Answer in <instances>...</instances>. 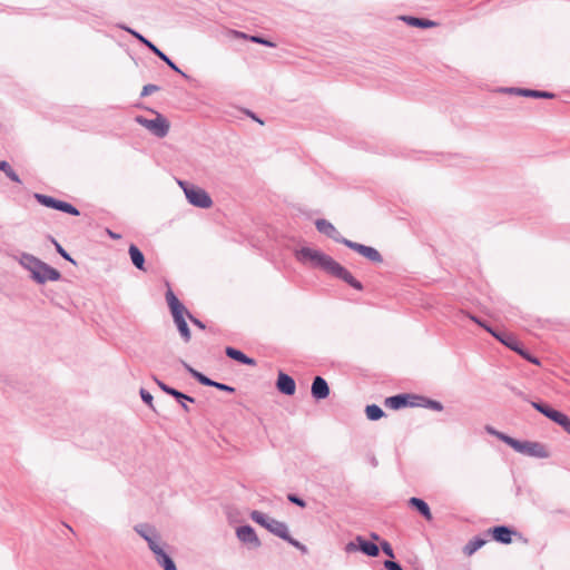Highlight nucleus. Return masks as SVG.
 Segmentation results:
<instances>
[{"mask_svg":"<svg viewBox=\"0 0 570 570\" xmlns=\"http://www.w3.org/2000/svg\"><path fill=\"white\" fill-rule=\"evenodd\" d=\"M296 259L311 267L322 268L326 273L343 279L357 291H362V284L353 275L331 256L311 247H302L295 252Z\"/></svg>","mask_w":570,"mask_h":570,"instance_id":"obj_1","label":"nucleus"},{"mask_svg":"<svg viewBox=\"0 0 570 570\" xmlns=\"http://www.w3.org/2000/svg\"><path fill=\"white\" fill-rule=\"evenodd\" d=\"M250 518L253 521H255L259 525L264 527L269 532L286 540L287 542H289L292 546L299 549L301 551L306 552V547L289 535L287 525L284 522L272 519V518L267 517L266 514H264L263 512L256 511V510L250 513Z\"/></svg>","mask_w":570,"mask_h":570,"instance_id":"obj_2","label":"nucleus"},{"mask_svg":"<svg viewBox=\"0 0 570 570\" xmlns=\"http://www.w3.org/2000/svg\"><path fill=\"white\" fill-rule=\"evenodd\" d=\"M497 438H499L501 441L510 445L513 450H515L519 453L533 456V458H548L549 452L547 448L539 443V442H532V441H519L515 440L509 435H505L501 432H494L491 431Z\"/></svg>","mask_w":570,"mask_h":570,"instance_id":"obj_3","label":"nucleus"},{"mask_svg":"<svg viewBox=\"0 0 570 570\" xmlns=\"http://www.w3.org/2000/svg\"><path fill=\"white\" fill-rule=\"evenodd\" d=\"M22 263L38 283L58 281L60 278V273L56 268L50 267L33 256H24Z\"/></svg>","mask_w":570,"mask_h":570,"instance_id":"obj_4","label":"nucleus"},{"mask_svg":"<svg viewBox=\"0 0 570 570\" xmlns=\"http://www.w3.org/2000/svg\"><path fill=\"white\" fill-rule=\"evenodd\" d=\"M135 119L157 137H165L169 131V121L158 112H155L154 119H147L142 116H137Z\"/></svg>","mask_w":570,"mask_h":570,"instance_id":"obj_5","label":"nucleus"},{"mask_svg":"<svg viewBox=\"0 0 570 570\" xmlns=\"http://www.w3.org/2000/svg\"><path fill=\"white\" fill-rule=\"evenodd\" d=\"M531 404L537 411L563 428V430L570 434V419L568 415L543 403L532 402Z\"/></svg>","mask_w":570,"mask_h":570,"instance_id":"obj_6","label":"nucleus"},{"mask_svg":"<svg viewBox=\"0 0 570 570\" xmlns=\"http://www.w3.org/2000/svg\"><path fill=\"white\" fill-rule=\"evenodd\" d=\"M180 185L184 187L185 195L190 204L200 208H209L212 206L213 202L204 189L196 186H184L183 183Z\"/></svg>","mask_w":570,"mask_h":570,"instance_id":"obj_7","label":"nucleus"},{"mask_svg":"<svg viewBox=\"0 0 570 570\" xmlns=\"http://www.w3.org/2000/svg\"><path fill=\"white\" fill-rule=\"evenodd\" d=\"M35 198L37 199L38 203H40L41 205H43L46 207H50V208H53V209H57V210H60V212H63V213H67V214L73 215V216L79 215V210L67 202L58 200L51 196H47L43 194H35Z\"/></svg>","mask_w":570,"mask_h":570,"instance_id":"obj_8","label":"nucleus"},{"mask_svg":"<svg viewBox=\"0 0 570 570\" xmlns=\"http://www.w3.org/2000/svg\"><path fill=\"white\" fill-rule=\"evenodd\" d=\"M124 30L132 35L136 39H138L140 42H142L145 46H147L155 55H157L163 61H165L173 70L180 72L181 70L163 52L160 51L154 43H151L149 40L144 38L140 33L137 31L128 28V27H121Z\"/></svg>","mask_w":570,"mask_h":570,"instance_id":"obj_9","label":"nucleus"},{"mask_svg":"<svg viewBox=\"0 0 570 570\" xmlns=\"http://www.w3.org/2000/svg\"><path fill=\"white\" fill-rule=\"evenodd\" d=\"M166 301L171 312L174 321L178 318H190L191 315L189 314L187 308L179 302V299L176 297L173 291L169 289L166 293Z\"/></svg>","mask_w":570,"mask_h":570,"instance_id":"obj_10","label":"nucleus"},{"mask_svg":"<svg viewBox=\"0 0 570 570\" xmlns=\"http://www.w3.org/2000/svg\"><path fill=\"white\" fill-rule=\"evenodd\" d=\"M343 243L347 247L354 249L355 252H357L358 254H361L365 258L370 259L371 262H374V263H381L382 262L381 254L375 248H373V247L365 246V245H362V244H358V243H354V242H351L348 239H343Z\"/></svg>","mask_w":570,"mask_h":570,"instance_id":"obj_11","label":"nucleus"},{"mask_svg":"<svg viewBox=\"0 0 570 570\" xmlns=\"http://www.w3.org/2000/svg\"><path fill=\"white\" fill-rule=\"evenodd\" d=\"M185 367L203 385L214 386V387H216V389H218L220 391H227L229 393H233L235 391V389L232 387V386H228L226 384L212 381L210 379H208L207 376H205L200 372H198V371L194 370L193 367H190L188 364H185Z\"/></svg>","mask_w":570,"mask_h":570,"instance_id":"obj_12","label":"nucleus"},{"mask_svg":"<svg viewBox=\"0 0 570 570\" xmlns=\"http://www.w3.org/2000/svg\"><path fill=\"white\" fill-rule=\"evenodd\" d=\"M236 535L244 543L252 544L255 548L261 546V541L257 534L255 533L254 529L249 525L239 527L236 530Z\"/></svg>","mask_w":570,"mask_h":570,"instance_id":"obj_13","label":"nucleus"},{"mask_svg":"<svg viewBox=\"0 0 570 570\" xmlns=\"http://www.w3.org/2000/svg\"><path fill=\"white\" fill-rule=\"evenodd\" d=\"M276 387L286 395H293L296 391L295 381L287 374L279 372L276 381Z\"/></svg>","mask_w":570,"mask_h":570,"instance_id":"obj_14","label":"nucleus"},{"mask_svg":"<svg viewBox=\"0 0 570 570\" xmlns=\"http://www.w3.org/2000/svg\"><path fill=\"white\" fill-rule=\"evenodd\" d=\"M311 392L316 400H323L330 395V387L323 377L316 376L312 383Z\"/></svg>","mask_w":570,"mask_h":570,"instance_id":"obj_15","label":"nucleus"},{"mask_svg":"<svg viewBox=\"0 0 570 570\" xmlns=\"http://www.w3.org/2000/svg\"><path fill=\"white\" fill-rule=\"evenodd\" d=\"M410 399H415V397L410 396V395L400 394V395L390 396V397L385 399L384 403H385V406H387L389 409L399 410L406 405H415L416 404L414 402H411Z\"/></svg>","mask_w":570,"mask_h":570,"instance_id":"obj_16","label":"nucleus"},{"mask_svg":"<svg viewBox=\"0 0 570 570\" xmlns=\"http://www.w3.org/2000/svg\"><path fill=\"white\" fill-rule=\"evenodd\" d=\"M492 537L495 541L501 543H511L512 541V531L507 527H495L491 530Z\"/></svg>","mask_w":570,"mask_h":570,"instance_id":"obj_17","label":"nucleus"},{"mask_svg":"<svg viewBox=\"0 0 570 570\" xmlns=\"http://www.w3.org/2000/svg\"><path fill=\"white\" fill-rule=\"evenodd\" d=\"M225 352L228 357H230L239 363L250 365V366L256 365L255 360L246 356L243 352H240L234 347H226Z\"/></svg>","mask_w":570,"mask_h":570,"instance_id":"obj_18","label":"nucleus"},{"mask_svg":"<svg viewBox=\"0 0 570 570\" xmlns=\"http://www.w3.org/2000/svg\"><path fill=\"white\" fill-rule=\"evenodd\" d=\"M409 504L416 509L428 521L432 520V513L429 505L419 498H411Z\"/></svg>","mask_w":570,"mask_h":570,"instance_id":"obj_19","label":"nucleus"},{"mask_svg":"<svg viewBox=\"0 0 570 570\" xmlns=\"http://www.w3.org/2000/svg\"><path fill=\"white\" fill-rule=\"evenodd\" d=\"M356 541L358 543V549L370 556V557H377L379 556V547L375 544V543H372V542H367L366 540H364L362 537H356Z\"/></svg>","mask_w":570,"mask_h":570,"instance_id":"obj_20","label":"nucleus"},{"mask_svg":"<svg viewBox=\"0 0 570 570\" xmlns=\"http://www.w3.org/2000/svg\"><path fill=\"white\" fill-rule=\"evenodd\" d=\"M129 255L132 264L140 271H145V257L144 254L136 245L129 246Z\"/></svg>","mask_w":570,"mask_h":570,"instance_id":"obj_21","label":"nucleus"},{"mask_svg":"<svg viewBox=\"0 0 570 570\" xmlns=\"http://www.w3.org/2000/svg\"><path fill=\"white\" fill-rule=\"evenodd\" d=\"M316 228L320 233L327 235L328 237L336 238L337 229L334 225L325 219H318L315 223Z\"/></svg>","mask_w":570,"mask_h":570,"instance_id":"obj_22","label":"nucleus"},{"mask_svg":"<svg viewBox=\"0 0 570 570\" xmlns=\"http://www.w3.org/2000/svg\"><path fill=\"white\" fill-rule=\"evenodd\" d=\"M493 336L512 351L518 350L520 343L512 334L493 333Z\"/></svg>","mask_w":570,"mask_h":570,"instance_id":"obj_23","label":"nucleus"},{"mask_svg":"<svg viewBox=\"0 0 570 570\" xmlns=\"http://www.w3.org/2000/svg\"><path fill=\"white\" fill-rule=\"evenodd\" d=\"M485 540L484 539H481V538H474L472 540H470L465 547L463 548V552L470 557L472 556L476 550H479L480 548H482L484 544H485Z\"/></svg>","mask_w":570,"mask_h":570,"instance_id":"obj_24","label":"nucleus"},{"mask_svg":"<svg viewBox=\"0 0 570 570\" xmlns=\"http://www.w3.org/2000/svg\"><path fill=\"white\" fill-rule=\"evenodd\" d=\"M156 560L164 568V570H176L174 561L165 551L156 554Z\"/></svg>","mask_w":570,"mask_h":570,"instance_id":"obj_25","label":"nucleus"},{"mask_svg":"<svg viewBox=\"0 0 570 570\" xmlns=\"http://www.w3.org/2000/svg\"><path fill=\"white\" fill-rule=\"evenodd\" d=\"M174 322L177 325L178 331H179L181 337L184 338V341L189 342L191 335H190V331L188 328L186 318H178V320H175Z\"/></svg>","mask_w":570,"mask_h":570,"instance_id":"obj_26","label":"nucleus"},{"mask_svg":"<svg viewBox=\"0 0 570 570\" xmlns=\"http://www.w3.org/2000/svg\"><path fill=\"white\" fill-rule=\"evenodd\" d=\"M518 94L527 97H534V98H554V95L548 91H538V90H528V89H520L518 90Z\"/></svg>","mask_w":570,"mask_h":570,"instance_id":"obj_27","label":"nucleus"},{"mask_svg":"<svg viewBox=\"0 0 570 570\" xmlns=\"http://www.w3.org/2000/svg\"><path fill=\"white\" fill-rule=\"evenodd\" d=\"M365 413L368 420L376 421L383 417L384 412L382 409L375 404L367 405L365 409Z\"/></svg>","mask_w":570,"mask_h":570,"instance_id":"obj_28","label":"nucleus"},{"mask_svg":"<svg viewBox=\"0 0 570 570\" xmlns=\"http://www.w3.org/2000/svg\"><path fill=\"white\" fill-rule=\"evenodd\" d=\"M405 20L407 21L409 24L414 26V27L431 28V27L435 26V22H433L431 20H425V19L410 17V18H405Z\"/></svg>","mask_w":570,"mask_h":570,"instance_id":"obj_29","label":"nucleus"},{"mask_svg":"<svg viewBox=\"0 0 570 570\" xmlns=\"http://www.w3.org/2000/svg\"><path fill=\"white\" fill-rule=\"evenodd\" d=\"M0 170L3 171L11 180L20 183L18 175L14 173L8 161H0Z\"/></svg>","mask_w":570,"mask_h":570,"instance_id":"obj_30","label":"nucleus"},{"mask_svg":"<svg viewBox=\"0 0 570 570\" xmlns=\"http://www.w3.org/2000/svg\"><path fill=\"white\" fill-rule=\"evenodd\" d=\"M146 541L148 542V546L150 550L155 553V556L164 551L158 542V538L156 534L151 537H146Z\"/></svg>","mask_w":570,"mask_h":570,"instance_id":"obj_31","label":"nucleus"},{"mask_svg":"<svg viewBox=\"0 0 570 570\" xmlns=\"http://www.w3.org/2000/svg\"><path fill=\"white\" fill-rule=\"evenodd\" d=\"M166 393L175 396L177 400H186V401H189V402H194V399L183 394L181 392H179V391H177L175 389H166Z\"/></svg>","mask_w":570,"mask_h":570,"instance_id":"obj_32","label":"nucleus"},{"mask_svg":"<svg viewBox=\"0 0 570 570\" xmlns=\"http://www.w3.org/2000/svg\"><path fill=\"white\" fill-rule=\"evenodd\" d=\"M136 531L146 540V537L155 535V531L147 527L140 525L136 528Z\"/></svg>","mask_w":570,"mask_h":570,"instance_id":"obj_33","label":"nucleus"},{"mask_svg":"<svg viewBox=\"0 0 570 570\" xmlns=\"http://www.w3.org/2000/svg\"><path fill=\"white\" fill-rule=\"evenodd\" d=\"M381 548L386 556H389L390 558H394L393 549L387 541H383L381 543Z\"/></svg>","mask_w":570,"mask_h":570,"instance_id":"obj_34","label":"nucleus"},{"mask_svg":"<svg viewBox=\"0 0 570 570\" xmlns=\"http://www.w3.org/2000/svg\"><path fill=\"white\" fill-rule=\"evenodd\" d=\"M141 399L153 407V396L150 393H148L146 390L140 391Z\"/></svg>","mask_w":570,"mask_h":570,"instance_id":"obj_35","label":"nucleus"},{"mask_svg":"<svg viewBox=\"0 0 570 570\" xmlns=\"http://www.w3.org/2000/svg\"><path fill=\"white\" fill-rule=\"evenodd\" d=\"M384 567L389 570H403L399 563H396L392 560L385 561Z\"/></svg>","mask_w":570,"mask_h":570,"instance_id":"obj_36","label":"nucleus"},{"mask_svg":"<svg viewBox=\"0 0 570 570\" xmlns=\"http://www.w3.org/2000/svg\"><path fill=\"white\" fill-rule=\"evenodd\" d=\"M471 320L473 322H475L478 325L482 326L485 331H488L491 335H493V333H497L495 331H493L491 327H489L487 324H484L483 322H481L479 318L474 317V316H471Z\"/></svg>","mask_w":570,"mask_h":570,"instance_id":"obj_37","label":"nucleus"},{"mask_svg":"<svg viewBox=\"0 0 570 570\" xmlns=\"http://www.w3.org/2000/svg\"><path fill=\"white\" fill-rule=\"evenodd\" d=\"M471 320L473 322H475L478 325L482 326L485 331H488L491 335H493V333H497L495 331H493L491 327H489L487 324H484L483 322H481L479 318L474 317V316H471Z\"/></svg>","mask_w":570,"mask_h":570,"instance_id":"obj_38","label":"nucleus"},{"mask_svg":"<svg viewBox=\"0 0 570 570\" xmlns=\"http://www.w3.org/2000/svg\"><path fill=\"white\" fill-rule=\"evenodd\" d=\"M471 320L473 322H475L478 325L482 326L485 331H488L491 335H493V333H497L495 331H493L491 327H489L487 324H484L483 322H481L479 318L474 317V316H471Z\"/></svg>","mask_w":570,"mask_h":570,"instance_id":"obj_39","label":"nucleus"},{"mask_svg":"<svg viewBox=\"0 0 570 570\" xmlns=\"http://www.w3.org/2000/svg\"><path fill=\"white\" fill-rule=\"evenodd\" d=\"M471 320L473 322H475L478 325L482 326L485 331H488L491 335H493V333H497L495 331H493L491 327H489L487 324H484L483 322H481L479 318L474 317V316H471Z\"/></svg>","mask_w":570,"mask_h":570,"instance_id":"obj_40","label":"nucleus"},{"mask_svg":"<svg viewBox=\"0 0 570 570\" xmlns=\"http://www.w3.org/2000/svg\"><path fill=\"white\" fill-rule=\"evenodd\" d=\"M158 90V87L155 86V85H147L142 88V91H141V95L142 96H147L154 91H157Z\"/></svg>","mask_w":570,"mask_h":570,"instance_id":"obj_41","label":"nucleus"},{"mask_svg":"<svg viewBox=\"0 0 570 570\" xmlns=\"http://www.w3.org/2000/svg\"><path fill=\"white\" fill-rule=\"evenodd\" d=\"M428 406L435 411H442L443 409L442 404L438 401H428Z\"/></svg>","mask_w":570,"mask_h":570,"instance_id":"obj_42","label":"nucleus"},{"mask_svg":"<svg viewBox=\"0 0 570 570\" xmlns=\"http://www.w3.org/2000/svg\"><path fill=\"white\" fill-rule=\"evenodd\" d=\"M55 244H56L57 252H58V253H59L63 258H66V259H68V261H72V259L70 258V256L68 255V253H67V252L61 247V245H60V244H58V243H55Z\"/></svg>","mask_w":570,"mask_h":570,"instance_id":"obj_43","label":"nucleus"},{"mask_svg":"<svg viewBox=\"0 0 570 570\" xmlns=\"http://www.w3.org/2000/svg\"><path fill=\"white\" fill-rule=\"evenodd\" d=\"M288 500H289L291 502H293V503H295V504L299 505V507H305V502H304L302 499H299V498H297V497H295V495H293V494H289V495H288Z\"/></svg>","mask_w":570,"mask_h":570,"instance_id":"obj_44","label":"nucleus"},{"mask_svg":"<svg viewBox=\"0 0 570 570\" xmlns=\"http://www.w3.org/2000/svg\"><path fill=\"white\" fill-rule=\"evenodd\" d=\"M514 352H517L519 355H521L523 358L527 360V357L529 356V353L527 351H524L521 345L519 344L518 345V350H514Z\"/></svg>","mask_w":570,"mask_h":570,"instance_id":"obj_45","label":"nucleus"},{"mask_svg":"<svg viewBox=\"0 0 570 570\" xmlns=\"http://www.w3.org/2000/svg\"><path fill=\"white\" fill-rule=\"evenodd\" d=\"M358 548L354 542H348L345 547L346 552H353Z\"/></svg>","mask_w":570,"mask_h":570,"instance_id":"obj_46","label":"nucleus"},{"mask_svg":"<svg viewBox=\"0 0 570 570\" xmlns=\"http://www.w3.org/2000/svg\"><path fill=\"white\" fill-rule=\"evenodd\" d=\"M196 326H198L199 328L204 330L205 328V325L197 318H194L193 316H190L189 318Z\"/></svg>","mask_w":570,"mask_h":570,"instance_id":"obj_47","label":"nucleus"},{"mask_svg":"<svg viewBox=\"0 0 570 570\" xmlns=\"http://www.w3.org/2000/svg\"><path fill=\"white\" fill-rule=\"evenodd\" d=\"M252 40L255 41V42H258V43H264V45L272 46V43H269L268 41L263 40V39H261L258 37H253Z\"/></svg>","mask_w":570,"mask_h":570,"instance_id":"obj_48","label":"nucleus"},{"mask_svg":"<svg viewBox=\"0 0 570 570\" xmlns=\"http://www.w3.org/2000/svg\"><path fill=\"white\" fill-rule=\"evenodd\" d=\"M527 360L535 365H540V361L537 357L531 356L530 354L527 357Z\"/></svg>","mask_w":570,"mask_h":570,"instance_id":"obj_49","label":"nucleus"},{"mask_svg":"<svg viewBox=\"0 0 570 570\" xmlns=\"http://www.w3.org/2000/svg\"><path fill=\"white\" fill-rule=\"evenodd\" d=\"M107 234H108L111 238H114V239H119V238H120V235H119V234H116V233H114V232H112V230H110V229H107Z\"/></svg>","mask_w":570,"mask_h":570,"instance_id":"obj_50","label":"nucleus"},{"mask_svg":"<svg viewBox=\"0 0 570 570\" xmlns=\"http://www.w3.org/2000/svg\"><path fill=\"white\" fill-rule=\"evenodd\" d=\"M157 383H158L159 387H160L163 391H165V392H166V389H170L169 386L165 385L164 383H161V382H159V381H158Z\"/></svg>","mask_w":570,"mask_h":570,"instance_id":"obj_51","label":"nucleus"},{"mask_svg":"<svg viewBox=\"0 0 570 570\" xmlns=\"http://www.w3.org/2000/svg\"><path fill=\"white\" fill-rule=\"evenodd\" d=\"M372 539H374L375 541H379L380 540V537L376 534V533H372L371 534Z\"/></svg>","mask_w":570,"mask_h":570,"instance_id":"obj_52","label":"nucleus"},{"mask_svg":"<svg viewBox=\"0 0 570 570\" xmlns=\"http://www.w3.org/2000/svg\"><path fill=\"white\" fill-rule=\"evenodd\" d=\"M183 407L185 409V411H189L188 406H187V403H181Z\"/></svg>","mask_w":570,"mask_h":570,"instance_id":"obj_53","label":"nucleus"}]
</instances>
